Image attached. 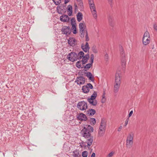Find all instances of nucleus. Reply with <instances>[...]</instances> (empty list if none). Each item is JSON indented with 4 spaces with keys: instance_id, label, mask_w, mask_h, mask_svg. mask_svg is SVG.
Wrapping results in <instances>:
<instances>
[{
    "instance_id": "nucleus-1",
    "label": "nucleus",
    "mask_w": 157,
    "mask_h": 157,
    "mask_svg": "<svg viewBox=\"0 0 157 157\" xmlns=\"http://www.w3.org/2000/svg\"><path fill=\"white\" fill-rule=\"evenodd\" d=\"M94 129L90 125H86L81 131L82 135L86 140L85 143H87V146L88 148L92 144L93 142V137L91 136L90 132H93ZM86 146L85 145V147Z\"/></svg>"
},
{
    "instance_id": "nucleus-2",
    "label": "nucleus",
    "mask_w": 157,
    "mask_h": 157,
    "mask_svg": "<svg viewBox=\"0 0 157 157\" xmlns=\"http://www.w3.org/2000/svg\"><path fill=\"white\" fill-rule=\"evenodd\" d=\"M121 78L120 73L117 71L115 75V81L114 85L113 92L116 93L118 91L121 84Z\"/></svg>"
},
{
    "instance_id": "nucleus-3",
    "label": "nucleus",
    "mask_w": 157,
    "mask_h": 157,
    "mask_svg": "<svg viewBox=\"0 0 157 157\" xmlns=\"http://www.w3.org/2000/svg\"><path fill=\"white\" fill-rule=\"evenodd\" d=\"M151 38L150 34L147 31H146L144 33L142 39L143 43L144 45H146L149 44Z\"/></svg>"
},
{
    "instance_id": "nucleus-4",
    "label": "nucleus",
    "mask_w": 157,
    "mask_h": 157,
    "mask_svg": "<svg viewBox=\"0 0 157 157\" xmlns=\"http://www.w3.org/2000/svg\"><path fill=\"white\" fill-rule=\"evenodd\" d=\"M133 134H129L127 137L126 140V146L127 148H130L133 144Z\"/></svg>"
},
{
    "instance_id": "nucleus-5",
    "label": "nucleus",
    "mask_w": 157,
    "mask_h": 157,
    "mask_svg": "<svg viewBox=\"0 0 157 157\" xmlns=\"http://www.w3.org/2000/svg\"><path fill=\"white\" fill-rule=\"evenodd\" d=\"M77 107L79 109L82 111L86 110L87 108V106L86 102L82 101L78 103Z\"/></svg>"
},
{
    "instance_id": "nucleus-6",
    "label": "nucleus",
    "mask_w": 157,
    "mask_h": 157,
    "mask_svg": "<svg viewBox=\"0 0 157 157\" xmlns=\"http://www.w3.org/2000/svg\"><path fill=\"white\" fill-rule=\"evenodd\" d=\"M67 59L72 62H74L78 59L77 54L75 52H71L67 56Z\"/></svg>"
},
{
    "instance_id": "nucleus-7",
    "label": "nucleus",
    "mask_w": 157,
    "mask_h": 157,
    "mask_svg": "<svg viewBox=\"0 0 157 157\" xmlns=\"http://www.w3.org/2000/svg\"><path fill=\"white\" fill-rule=\"evenodd\" d=\"M85 81L84 78L82 76H80L77 78L75 82H76L77 84L81 85L84 84Z\"/></svg>"
},
{
    "instance_id": "nucleus-8",
    "label": "nucleus",
    "mask_w": 157,
    "mask_h": 157,
    "mask_svg": "<svg viewBox=\"0 0 157 157\" xmlns=\"http://www.w3.org/2000/svg\"><path fill=\"white\" fill-rule=\"evenodd\" d=\"M61 31L63 34H66L67 35H69L71 32L70 27L68 26H64L61 30Z\"/></svg>"
},
{
    "instance_id": "nucleus-9",
    "label": "nucleus",
    "mask_w": 157,
    "mask_h": 157,
    "mask_svg": "<svg viewBox=\"0 0 157 157\" xmlns=\"http://www.w3.org/2000/svg\"><path fill=\"white\" fill-rule=\"evenodd\" d=\"M77 118L78 120L81 121H86L87 119L86 115L82 113L78 114Z\"/></svg>"
},
{
    "instance_id": "nucleus-10",
    "label": "nucleus",
    "mask_w": 157,
    "mask_h": 157,
    "mask_svg": "<svg viewBox=\"0 0 157 157\" xmlns=\"http://www.w3.org/2000/svg\"><path fill=\"white\" fill-rule=\"evenodd\" d=\"M65 7L64 6H58L57 8V12L59 14H62L66 12Z\"/></svg>"
},
{
    "instance_id": "nucleus-11",
    "label": "nucleus",
    "mask_w": 157,
    "mask_h": 157,
    "mask_svg": "<svg viewBox=\"0 0 157 157\" xmlns=\"http://www.w3.org/2000/svg\"><path fill=\"white\" fill-rule=\"evenodd\" d=\"M81 47L83 50L85 52H87L89 51L90 49V47L89 46L88 43L86 42L85 45L82 44L81 45Z\"/></svg>"
},
{
    "instance_id": "nucleus-12",
    "label": "nucleus",
    "mask_w": 157,
    "mask_h": 157,
    "mask_svg": "<svg viewBox=\"0 0 157 157\" xmlns=\"http://www.w3.org/2000/svg\"><path fill=\"white\" fill-rule=\"evenodd\" d=\"M87 100L90 105H91L95 106L97 104V101L95 99L88 98Z\"/></svg>"
},
{
    "instance_id": "nucleus-13",
    "label": "nucleus",
    "mask_w": 157,
    "mask_h": 157,
    "mask_svg": "<svg viewBox=\"0 0 157 157\" xmlns=\"http://www.w3.org/2000/svg\"><path fill=\"white\" fill-rule=\"evenodd\" d=\"M106 126V122L103 119L101 120L99 128L105 130Z\"/></svg>"
},
{
    "instance_id": "nucleus-14",
    "label": "nucleus",
    "mask_w": 157,
    "mask_h": 157,
    "mask_svg": "<svg viewBox=\"0 0 157 157\" xmlns=\"http://www.w3.org/2000/svg\"><path fill=\"white\" fill-rule=\"evenodd\" d=\"M60 20L61 21L67 22L69 20V17L67 15H63L60 17Z\"/></svg>"
},
{
    "instance_id": "nucleus-15",
    "label": "nucleus",
    "mask_w": 157,
    "mask_h": 157,
    "mask_svg": "<svg viewBox=\"0 0 157 157\" xmlns=\"http://www.w3.org/2000/svg\"><path fill=\"white\" fill-rule=\"evenodd\" d=\"M90 9L94 18L95 19H96L97 17V14L95 6Z\"/></svg>"
},
{
    "instance_id": "nucleus-16",
    "label": "nucleus",
    "mask_w": 157,
    "mask_h": 157,
    "mask_svg": "<svg viewBox=\"0 0 157 157\" xmlns=\"http://www.w3.org/2000/svg\"><path fill=\"white\" fill-rule=\"evenodd\" d=\"M108 19L109 25L112 27H114V24L113 22V17L109 15L108 17Z\"/></svg>"
},
{
    "instance_id": "nucleus-17",
    "label": "nucleus",
    "mask_w": 157,
    "mask_h": 157,
    "mask_svg": "<svg viewBox=\"0 0 157 157\" xmlns=\"http://www.w3.org/2000/svg\"><path fill=\"white\" fill-rule=\"evenodd\" d=\"M82 59L81 61L82 62V64H84L86 63L88 59L89 58V54H86L83 57H82Z\"/></svg>"
},
{
    "instance_id": "nucleus-18",
    "label": "nucleus",
    "mask_w": 157,
    "mask_h": 157,
    "mask_svg": "<svg viewBox=\"0 0 157 157\" xmlns=\"http://www.w3.org/2000/svg\"><path fill=\"white\" fill-rule=\"evenodd\" d=\"M96 113V111L94 109H90L86 112V114L88 116H93Z\"/></svg>"
},
{
    "instance_id": "nucleus-19",
    "label": "nucleus",
    "mask_w": 157,
    "mask_h": 157,
    "mask_svg": "<svg viewBox=\"0 0 157 157\" xmlns=\"http://www.w3.org/2000/svg\"><path fill=\"white\" fill-rule=\"evenodd\" d=\"M75 42V39L73 37H70L68 40V43L70 46H73Z\"/></svg>"
},
{
    "instance_id": "nucleus-20",
    "label": "nucleus",
    "mask_w": 157,
    "mask_h": 157,
    "mask_svg": "<svg viewBox=\"0 0 157 157\" xmlns=\"http://www.w3.org/2000/svg\"><path fill=\"white\" fill-rule=\"evenodd\" d=\"M85 74H86V76L89 78L90 80L92 82H94V77L91 72H89L85 73Z\"/></svg>"
},
{
    "instance_id": "nucleus-21",
    "label": "nucleus",
    "mask_w": 157,
    "mask_h": 157,
    "mask_svg": "<svg viewBox=\"0 0 157 157\" xmlns=\"http://www.w3.org/2000/svg\"><path fill=\"white\" fill-rule=\"evenodd\" d=\"M79 32L82 30H86L85 25L82 23H80L79 25Z\"/></svg>"
},
{
    "instance_id": "nucleus-22",
    "label": "nucleus",
    "mask_w": 157,
    "mask_h": 157,
    "mask_svg": "<svg viewBox=\"0 0 157 157\" xmlns=\"http://www.w3.org/2000/svg\"><path fill=\"white\" fill-rule=\"evenodd\" d=\"M120 55H121V59H126L125 54L124 53V50L123 49L122 47H121L120 48Z\"/></svg>"
},
{
    "instance_id": "nucleus-23",
    "label": "nucleus",
    "mask_w": 157,
    "mask_h": 157,
    "mask_svg": "<svg viewBox=\"0 0 157 157\" xmlns=\"http://www.w3.org/2000/svg\"><path fill=\"white\" fill-rule=\"evenodd\" d=\"M82 19V14L81 12H79L77 15V19L78 22H80Z\"/></svg>"
},
{
    "instance_id": "nucleus-24",
    "label": "nucleus",
    "mask_w": 157,
    "mask_h": 157,
    "mask_svg": "<svg viewBox=\"0 0 157 157\" xmlns=\"http://www.w3.org/2000/svg\"><path fill=\"white\" fill-rule=\"evenodd\" d=\"M72 155L73 157H80L81 155H79V151L78 150H76L73 152Z\"/></svg>"
},
{
    "instance_id": "nucleus-25",
    "label": "nucleus",
    "mask_w": 157,
    "mask_h": 157,
    "mask_svg": "<svg viewBox=\"0 0 157 157\" xmlns=\"http://www.w3.org/2000/svg\"><path fill=\"white\" fill-rule=\"evenodd\" d=\"M121 60L122 69L124 70L126 67V59H121Z\"/></svg>"
},
{
    "instance_id": "nucleus-26",
    "label": "nucleus",
    "mask_w": 157,
    "mask_h": 157,
    "mask_svg": "<svg viewBox=\"0 0 157 157\" xmlns=\"http://www.w3.org/2000/svg\"><path fill=\"white\" fill-rule=\"evenodd\" d=\"M67 10L69 12V13H68V14L69 16H71L72 13V6L69 5L67 6Z\"/></svg>"
},
{
    "instance_id": "nucleus-27",
    "label": "nucleus",
    "mask_w": 157,
    "mask_h": 157,
    "mask_svg": "<svg viewBox=\"0 0 157 157\" xmlns=\"http://www.w3.org/2000/svg\"><path fill=\"white\" fill-rule=\"evenodd\" d=\"M82 90L85 93H87L90 91L89 89H88L86 86H84L82 87Z\"/></svg>"
},
{
    "instance_id": "nucleus-28",
    "label": "nucleus",
    "mask_w": 157,
    "mask_h": 157,
    "mask_svg": "<svg viewBox=\"0 0 157 157\" xmlns=\"http://www.w3.org/2000/svg\"><path fill=\"white\" fill-rule=\"evenodd\" d=\"M84 53L82 51H81L77 54L78 59H81L84 56Z\"/></svg>"
},
{
    "instance_id": "nucleus-29",
    "label": "nucleus",
    "mask_w": 157,
    "mask_h": 157,
    "mask_svg": "<svg viewBox=\"0 0 157 157\" xmlns=\"http://www.w3.org/2000/svg\"><path fill=\"white\" fill-rule=\"evenodd\" d=\"M105 132V130L99 128L98 132V136L100 137L104 135Z\"/></svg>"
},
{
    "instance_id": "nucleus-30",
    "label": "nucleus",
    "mask_w": 157,
    "mask_h": 157,
    "mask_svg": "<svg viewBox=\"0 0 157 157\" xmlns=\"http://www.w3.org/2000/svg\"><path fill=\"white\" fill-rule=\"evenodd\" d=\"M88 2L90 8L95 7L93 0H88Z\"/></svg>"
},
{
    "instance_id": "nucleus-31",
    "label": "nucleus",
    "mask_w": 157,
    "mask_h": 157,
    "mask_svg": "<svg viewBox=\"0 0 157 157\" xmlns=\"http://www.w3.org/2000/svg\"><path fill=\"white\" fill-rule=\"evenodd\" d=\"M72 30H73V33L75 34L77 33L76 26L75 24H73L72 26Z\"/></svg>"
},
{
    "instance_id": "nucleus-32",
    "label": "nucleus",
    "mask_w": 157,
    "mask_h": 157,
    "mask_svg": "<svg viewBox=\"0 0 157 157\" xmlns=\"http://www.w3.org/2000/svg\"><path fill=\"white\" fill-rule=\"evenodd\" d=\"M97 96V92L96 91H94V93L91 96L90 98H93L94 99H95Z\"/></svg>"
},
{
    "instance_id": "nucleus-33",
    "label": "nucleus",
    "mask_w": 157,
    "mask_h": 157,
    "mask_svg": "<svg viewBox=\"0 0 157 157\" xmlns=\"http://www.w3.org/2000/svg\"><path fill=\"white\" fill-rule=\"evenodd\" d=\"M87 32V30H82V31H80L81 33L80 36L81 37H84L85 35H86V32Z\"/></svg>"
},
{
    "instance_id": "nucleus-34",
    "label": "nucleus",
    "mask_w": 157,
    "mask_h": 157,
    "mask_svg": "<svg viewBox=\"0 0 157 157\" xmlns=\"http://www.w3.org/2000/svg\"><path fill=\"white\" fill-rule=\"evenodd\" d=\"M90 122L91 124L94 125L96 123V121L94 118H91L90 119Z\"/></svg>"
},
{
    "instance_id": "nucleus-35",
    "label": "nucleus",
    "mask_w": 157,
    "mask_h": 157,
    "mask_svg": "<svg viewBox=\"0 0 157 157\" xmlns=\"http://www.w3.org/2000/svg\"><path fill=\"white\" fill-rule=\"evenodd\" d=\"M81 61H78L76 63V66L78 68H82V67H81Z\"/></svg>"
},
{
    "instance_id": "nucleus-36",
    "label": "nucleus",
    "mask_w": 157,
    "mask_h": 157,
    "mask_svg": "<svg viewBox=\"0 0 157 157\" xmlns=\"http://www.w3.org/2000/svg\"><path fill=\"white\" fill-rule=\"evenodd\" d=\"M90 63H89L91 65H92V64L94 61V55L93 54H92L90 56Z\"/></svg>"
},
{
    "instance_id": "nucleus-37",
    "label": "nucleus",
    "mask_w": 157,
    "mask_h": 157,
    "mask_svg": "<svg viewBox=\"0 0 157 157\" xmlns=\"http://www.w3.org/2000/svg\"><path fill=\"white\" fill-rule=\"evenodd\" d=\"M88 155V152L86 151H84L82 153V156L83 157H87Z\"/></svg>"
},
{
    "instance_id": "nucleus-38",
    "label": "nucleus",
    "mask_w": 157,
    "mask_h": 157,
    "mask_svg": "<svg viewBox=\"0 0 157 157\" xmlns=\"http://www.w3.org/2000/svg\"><path fill=\"white\" fill-rule=\"evenodd\" d=\"M92 66L89 63L86 64L84 67L85 69H87V70L89 69L90 67Z\"/></svg>"
},
{
    "instance_id": "nucleus-39",
    "label": "nucleus",
    "mask_w": 157,
    "mask_h": 157,
    "mask_svg": "<svg viewBox=\"0 0 157 157\" xmlns=\"http://www.w3.org/2000/svg\"><path fill=\"white\" fill-rule=\"evenodd\" d=\"M92 51L94 53H98V51L96 48V47L95 46H93L92 48Z\"/></svg>"
},
{
    "instance_id": "nucleus-40",
    "label": "nucleus",
    "mask_w": 157,
    "mask_h": 157,
    "mask_svg": "<svg viewBox=\"0 0 157 157\" xmlns=\"http://www.w3.org/2000/svg\"><path fill=\"white\" fill-rule=\"evenodd\" d=\"M55 4L56 5H58L61 2V0H52Z\"/></svg>"
},
{
    "instance_id": "nucleus-41",
    "label": "nucleus",
    "mask_w": 157,
    "mask_h": 157,
    "mask_svg": "<svg viewBox=\"0 0 157 157\" xmlns=\"http://www.w3.org/2000/svg\"><path fill=\"white\" fill-rule=\"evenodd\" d=\"M85 86H86L89 89V88L92 89L93 88L92 85L90 83H87V85H85Z\"/></svg>"
},
{
    "instance_id": "nucleus-42",
    "label": "nucleus",
    "mask_w": 157,
    "mask_h": 157,
    "mask_svg": "<svg viewBox=\"0 0 157 157\" xmlns=\"http://www.w3.org/2000/svg\"><path fill=\"white\" fill-rule=\"evenodd\" d=\"M85 38H86V41L87 42L89 41V38L88 36V34L87 32H86V35H85Z\"/></svg>"
},
{
    "instance_id": "nucleus-43",
    "label": "nucleus",
    "mask_w": 157,
    "mask_h": 157,
    "mask_svg": "<svg viewBox=\"0 0 157 157\" xmlns=\"http://www.w3.org/2000/svg\"><path fill=\"white\" fill-rule=\"evenodd\" d=\"M77 2H78V6H80L82 8L83 7V3L82 0Z\"/></svg>"
},
{
    "instance_id": "nucleus-44",
    "label": "nucleus",
    "mask_w": 157,
    "mask_h": 157,
    "mask_svg": "<svg viewBox=\"0 0 157 157\" xmlns=\"http://www.w3.org/2000/svg\"><path fill=\"white\" fill-rule=\"evenodd\" d=\"M71 24L72 25L73 24H75V19L74 18H72L71 20Z\"/></svg>"
},
{
    "instance_id": "nucleus-45",
    "label": "nucleus",
    "mask_w": 157,
    "mask_h": 157,
    "mask_svg": "<svg viewBox=\"0 0 157 157\" xmlns=\"http://www.w3.org/2000/svg\"><path fill=\"white\" fill-rule=\"evenodd\" d=\"M106 100V98H104V97H102L101 99V102L102 103H104Z\"/></svg>"
},
{
    "instance_id": "nucleus-46",
    "label": "nucleus",
    "mask_w": 157,
    "mask_h": 157,
    "mask_svg": "<svg viewBox=\"0 0 157 157\" xmlns=\"http://www.w3.org/2000/svg\"><path fill=\"white\" fill-rule=\"evenodd\" d=\"M113 154H114V153L113 152H111L108 155L107 157H112L113 156Z\"/></svg>"
},
{
    "instance_id": "nucleus-47",
    "label": "nucleus",
    "mask_w": 157,
    "mask_h": 157,
    "mask_svg": "<svg viewBox=\"0 0 157 157\" xmlns=\"http://www.w3.org/2000/svg\"><path fill=\"white\" fill-rule=\"evenodd\" d=\"M105 60L108 61L109 59V57L108 55L107 54H106L105 56Z\"/></svg>"
},
{
    "instance_id": "nucleus-48",
    "label": "nucleus",
    "mask_w": 157,
    "mask_h": 157,
    "mask_svg": "<svg viewBox=\"0 0 157 157\" xmlns=\"http://www.w3.org/2000/svg\"><path fill=\"white\" fill-rule=\"evenodd\" d=\"M128 120H129L128 118H127L126 119V120H125V121L124 125V126H125V127L126 126V125H127L128 121Z\"/></svg>"
},
{
    "instance_id": "nucleus-49",
    "label": "nucleus",
    "mask_w": 157,
    "mask_h": 157,
    "mask_svg": "<svg viewBox=\"0 0 157 157\" xmlns=\"http://www.w3.org/2000/svg\"><path fill=\"white\" fill-rule=\"evenodd\" d=\"M153 28L155 30L157 31V24H154L153 25Z\"/></svg>"
},
{
    "instance_id": "nucleus-50",
    "label": "nucleus",
    "mask_w": 157,
    "mask_h": 157,
    "mask_svg": "<svg viewBox=\"0 0 157 157\" xmlns=\"http://www.w3.org/2000/svg\"><path fill=\"white\" fill-rule=\"evenodd\" d=\"M150 47L152 49H154L155 48L154 44L153 43L151 44L150 45Z\"/></svg>"
},
{
    "instance_id": "nucleus-51",
    "label": "nucleus",
    "mask_w": 157,
    "mask_h": 157,
    "mask_svg": "<svg viewBox=\"0 0 157 157\" xmlns=\"http://www.w3.org/2000/svg\"><path fill=\"white\" fill-rule=\"evenodd\" d=\"M122 128V126L121 125L118 128V132H120L121 130V129Z\"/></svg>"
},
{
    "instance_id": "nucleus-52",
    "label": "nucleus",
    "mask_w": 157,
    "mask_h": 157,
    "mask_svg": "<svg viewBox=\"0 0 157 157\" xmlns=\"http://www.w3.org/2000/svg\"><path fill=\"white\" fill-rule=\"evenodd\" d=\"M113 0H108V1L109 3L111 5L112 3Z\"/></svg>"
},
{
    "instance_id": "nucleus-53",
    "label": "nucleus",
    "mask_w": 157,
    "mask_h": 157,
    "mask_svg": "<svg viewBox=\"0 0 157 157\" xmlns=\"http://www.w3.org/2000/svg\"><path fill=\"white\" fill-rule=\"evenodd\" d=\"M133 113V111L132 110L130 112L129 114V117H131Z\"/></svg>"
},
{
    "instance_id": "nucleus-54",
    "label": "nucleus",
    "mask_w": 157,
    "mask_h": 157,
    "mask_svg": "<svg viewBox=\"0 0 157 157\" xmlns=\"http://www.w3.org/2000/svg\"><path fill=\"white\" fill-rule=\"evenodd\" d=\"M70 1V0H64V3L65 4H67V3L69 2Z\"/></svg>"
},
{
    "instance_id": "nucleus-55",
    "label": "nucleus",
    "mask_w": 157,
    "mask_h": 157,
    "mask_svg": "<svg viewBox=\"0 0 157 157\" xmlns=\"http://www.w3.org/2000/svg\"><path fill=\"white\" fill-rule=\"evenodd\" d=\"M74 6H75V10H76L78 9V7L77 5L76 4H75Z\"/></svg>"
},
{
    "instance_id": "nucleus-56",
    "label": "nucleus",
    "mask_w": 157,
    "mask_h": 157,
    "mask_svg": "<svg viewBox=\"0 0 157 157\" xmlns=\"http://www.w3.org/2000/svg\"><path fill=\"white\" fill-rule=\"evenodd\" d=\"M95 157V154L94 153H93L92 154L91 157Z\"/></svg>"
},
{
    "instance_id": "nucleus-57",
    "label": "nucleus",
    "mask_w": 157,
    "mask_h": 157,
    "mask_svg": "<svg viewBox=\"0 0 157 157\" xmlns=\"http://www.w3.org/2000/svg\"><path fill=\"white\" fill-rule=\"evenodd\" d=\"M103 94L104 95H105V91L104 90Z\"/></svg>"
},
{
    "instance_id": "nucleus-58",
    "label": "nucleus",
    "mask_w": 157,
    "mask_h": 157,
    "mask_svg": "<svg viewBox=\"0 0 157 157\" xmlns=\"http://www.w3.org/2000/svg\"><path fill=\"white\" fill-rule=\"evenodd\" d=\"M102 97H104V98H105V95H102Z\"/></svg>"
},
{
    "instance_id": "nucleus-59",
    "label": "nucleus",
    "mask_w": 157,
    "mask_h": 157,
    "mask_svg": "<svg viewBox=\"0 0 157 157\" xmlns=\"http://www.w3.org/2000/svg\"><path fill=\"white\" fill-rule=\"evenodd\" d=\"M154 51H155V52H156V49H155L154 50Z\"/></svg>"
},
{
    "instance_id": "nucleus-60",
    "label": "nucleus",
    "mask_w": 157,
    "mask_h": 157,
    "mask_svg": "<svg viewBox=\"0 0 157 157\" xmlns=\"http://www.w3.org/2000/svg\"><path fill=\"white\" fill-rule=\"evenodd\" d=\"M80 146H81L82 147V146L81 145H80Z\"/></svg>"
}]
</instances>
